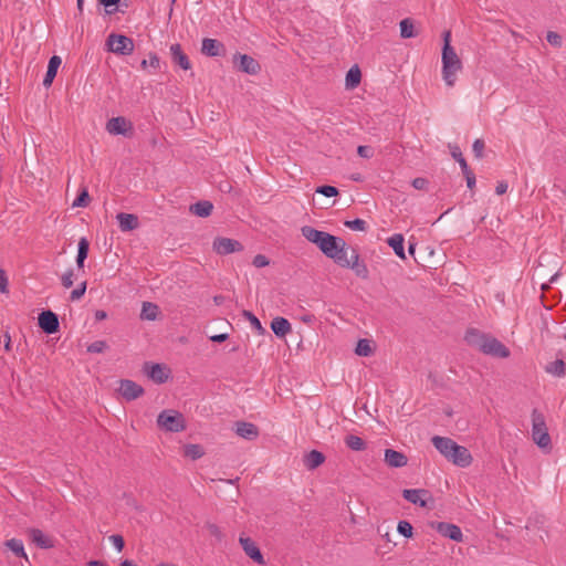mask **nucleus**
I'll return each instance as SVG.
<instances>
[{
  "mask_svg": "<svg viewBox=\"0 0 566 566\" xmlns=\"http://www.w3.org/2000/svg\"><path fill=\"white\" fill-rule=\"evenodd\" d=\"M301 232L307 241L316 244L336 264L353 270L360 279H368L369 271L367 265L360 261L358 251L355 248L348 247L344 239L319 231L311 226L302 227Z\"/></svg>",
  "mask_w": 566,
  "mask_h": 566,
  "instance_id": "f257e3e1",
  "label": "nucleus"
},
{
  "mask_svg": "<svg viewBox=\"0 0 566 566\" xmlns=\"http://www.w3.org/2000/svg\"><path fill=\"white\" fill-rule=\"evenodd\" d=\"M464 339L470 346L492 357L507 358L511 354L510 349L497 338L476 328L468 329Z\"/></svg>",
  "mask_w": 566,
  "mask_h": 566,
  "instance_id": "f03ea898",
  "label": "nucleus"
},
{
  "mask_svg": "<svg viewBox=\"0 0 566 566\" xmlns=\"http://www.w3.org/2000/svg\"><path fill=\"white\" fill-rule=\"evenodd\" d=\"M434 448L450 462L460 468H467L472 463V455L470 451L458 444L450 438L434 436L431 439Z\"/></svg>",
  "mask_w": 566,
  "mask_h": 566,
  "instance_id": "7ed1b4c3",
  "label": "nucleus"
},
{
  "mask_svg": "<svg viewBox=\"0 0 566 566\" xmlns=\"http://www.w3.org/2000/svg\"><path fill=\"white\" fill-rule=\"evenodd\" d=\"M451 33H443L442 48V77L448 86H453L457 81V73L462 70V62L450 44Z\"/></svg>",
  "mask_w": 566,
  "mask_h": 566,
  "instance_id": "20e7f679",
  "label": "nucleus"
},
{
  "mask_svg": "<svg viewBox=\"0 0 566 566\" xmlns=\"http://www.w3.org/2000/svg\"><path fill=\"white\" fill-rule=\"evenodd\" d=\"M532 439L543 450H551L552 441L544 416L534 409L532 412Z\"/></svg>",
  "mask_w": 566,
  "mask_h": 566,
  "instance_id": "39448f33",
  "label": "nucleus"
},
{
  "mask_svg": "<svg viewBox=\"0 0 566 566\" xmlns=\"http://www.w3.org/2000/svg\"><path fill=\"white\" fill-rule=\"evenodd\" d=\"M157 424L168 432H181L186 429V420L177 410H163L157 417Z\"/></svg>",
  "mask_w": 566,
  "mask_h": 566,
  "instance_id": "423d86ee",
  "label": "nucleus"
},
{
  "mask_svg": "<svg viewBox=\"0 0 566 566\" xmlns=\"http://www.w3.org/2000/svg\"><path fill=\"white\" fill-rule=\"evenodd\" d=\"M106 45L108 51L115 54L129 55L134 51V41L123 34H109L106 40Z\"/></svg>",
  "mask_w": 566,
  "mask_h": 566,
  "instance_id": "0eeeda50",
  "label": "nucleus"
},
{
  "mask_svg": "<svg viewBox=\"0 0 566 566\" xmlns=\"http://www.w3.org/2000/svg\"><path fill=\"white\" fill-rule=\"evenodd\" d=\"M117 391L126 401L136 400L145 392L140 385L130 379H120L118 381Z\"/></svg>",
  "mask_w": 566,
  "mask_h": 566,
  "instance_id": "6e6552de",
  "label": "nucleus"
},
{
  "mask_svg": "<svg viewBox=\"0 0 566 566\" xmlns=\"http://www.w3.org/2000/svg\"><path fill=\"white\" fill-rule=\"evenodd\" d=\"M106 130L111 135H123V136H132L134 132V127L130 120L123 116H117L111 118L106 123Z\"/></svg>",
  "mask_w": 566,
  "mask_h": 566,
  "instance_id": "1a4fd4ad",
  "label": "nucleus"
},
{
  "mask_svg": "<svg viewBox=\"0 0 566 566\" xmlns=\"http://www.w3.org/2000/svg\"><path fill=\"white\" fill-rule=\"evenodd\" d=\"M212 247L213 250L220 255H227L243 250V245L240 241L224 237L216 238Z\"/></svg>",
  "mask_w": 566,
  "mask_h": 566,
  "instance_id": "9d476101",
  "label": "nucleus"
},
{
  "mask_svg": "<svg viewBox=\"0 0 566 566\" xmlns=\"http://www.w3.org/2000/svg\"><path fill=\"white\" fill-rule=\"evenodd\" d=\"M38 323L40 328L46 334L59 332L60 323L57 315L52 311H43L40 313Z\"/></svg>",
  "mask_w": 566,
  "mask_h": 566,
  "instance_id": "9b49d317",
  "label": "nucleus"
},
{
  "mask_svg": "<svg viewBox=\"0 0 566 566\" xmlns=\"http://www.w3.org/2000/svg\"><path fill=\"white\" fill-rule=\"evenodd\" d=\"M239 542L244 553L256 564L264 565V557L258 546V544L248 536H240Z\"/></svg>",
  "mask_w": 566,
  "mask_h": 566,
  "instance_id": "f8f14e48",
  "label": "nucleus"
},
{
  "mask_svg": "<svg viewBox=\"0 0 566 566\" xmlns=\"http://www.w3.org/2000/svg\"><path fill=\"white\" fill-rule=\"evenodd\" d=\"M402 496L408 502L419 505L421 507L427 506L428 501L431 500L429 491L424 489L403 490Z\"/></svg>",
  "mask_w": 566,
  "mask_h": 566,
  "instance_id": "ddd939ff",
  "label": "nucleus"
},
{
  "mask_svg": "<svg viewBox=\"0 0 566 566\" xmlns=\"http://www.w3.org/2000/svg\"><path fill=\"white\" fill-rule=\"evenodd\" d=\"M239 60L238 69L241 72L247 74L255 75L260 72L261 65L260 63L250 55L247 54H237L234 55V61Z\"/></svg>",
  "mask_w": 566,
  "mask_h": 566,
  "instance_id": "4468645a",
  "label": "nucleus"
},
{
  "mask_svg": "<svg viewBox=\"0 0 566 566\" xmlns=\"http://www.w3.org/2000/svg\"><path fill=\"white\" fill-rule=\"evenodd\" d=\"M201 52L207 56H223L226 54V48L219 40L205 38L202 40Z\"/></svg>",
  "mask_w": 566,
  "mask_h": 566,
  "instance_id": "2eb2a0df",
  "label": "nucleus"
},
{
  "mask_svg": "<svg viewBox=\"0 0 566 566\" xmlns=\"http://www.w3.org/2000/svg\"><path fill=\"white\" fill-rule=\"evenodd\" d=\"M235 433L247 440H255L259 437V429L255 424L245 421L235 422Z\"/></svg>",
  "mask_w": 566,
  "mask_h": 566,
  "instance_id": "dca6fc26",
  "label": "nucleus"
},
{
  "mask_svg": "<svg viewBox=\"0 0 566 566\" xmlns=\"http://www.w3.org/2000/svg\"><path fill=\"white\" fill-rule=\"evenodd\" d=\"M384 461L390 468H402L407 465L408 458L400 451H396L394 449H386Z\"/></svg>",
  "mask_w": 566,
  "mask_h": 566,
  "instance_id": "f3484780",
  "label": "nucleus"
},
{
  "mask_svg": "<svg viewBox=\"0 0 566 566\" xmlns=\"http://www.w3.org/2000/svg\"><path fill=\"white\" fill-rule=\"evenodd\" d=\"M144 370L147 376L157 384H163L168 378V376L165 374V367L160 364L146 363L144 365Z\"/></svg>",
  "mask_w": 566,
  "mask_h": 566,
  "instance_id": "a211bd4d",
  "label": "nucleus"
},
{
  "mask_svg": "<svg viewBox=\"0 0 566 566\" xmlns=\"http://www.w3.org/2000/svg\"><path fill=\"white\" fill-rule=\"evenodd\" d=\"M170 54L172 62L179 65L182 70L187 71L191 69L188 56L182 52L181 45L175 43L170 46Z\"/></svg>",
  "mask_w": 566,
  "mask_h": 566,
  "instance_id": "6ab92c4d",
  "label": "nucleus"
},
{
  "mask_svg": "<svg viewBox=\"0 0 566 566\" xmlns=\"http://www.w3.org/2000/svg\"><path fill=\"white\" fill-rule=\"evenodd\" d=\"M116 219L118 220L119 229L124 232L135 230L139 224L137 216L132 213L120 212L116 216Z\"/></svg>",
  "mask_w": 566,
  "mask_h": 566,
  "instance_id": "aec40b11",
  "label": "nucleus"
},
{
  "mask_svg": "<svg viewBox=\"0 0 566 566\" xmlns=\"http://www.w3.org/2000/svg\"><path fill=\"white\" fill-rule=\"evenodd\" d=\"M61 63H62V60L57 55H53L49 60V65H48L46 74H45V76L43 78V85L45 87H50L52 85L53 80L56 76L57 69L60 67Z\"/></svg>",
  "mask_w": 566,
  "mask_h": 566,
  "instance_id": "412c9836",
  "label": "nucleus"
},
{
  "mask_svg": "<svg viewBox=\"0 0 566 566\" xmlns=\"http://www.w3.org/2000/svg\"><path fill=\"white\" fill-rule=\"evenodd\" d=\"M325 461V455L317 451L312 450L304 455L303 463L308 470H314L322 465Z\"/></svg>",
  "mask_w": 566,
  "mask_h": 566,
  "instance_id": "4be33fe9",
  "label": "nucleus"
},
{
  "mask_svg": "<svg viewBox=\"0 0 566 566\" xmlns=\"http://www.w3.org/2000/svg\"><path fill=\"white\" fill-rule=\"evenodd\" d=\"M271 328L277 337H284L286 334L291 333L292 325L284 317H275L271 322Z\"/></svg>",
  "mask_w": 566,
  "mask_h": 566,
  "instance_id": "5701e85b",
  "label": "nucleus"
},
{
  "mask_svg": "<svg viewBox=\"0 0 566 566\" xmlns=\"http://www.w3.org/2000/svg\"><path fill=\"white\" fill-rule=\"evenodd\" d=\"M213 205L208 200L198 201L189 207V211L198 217L207 218L211 214Z\"/></svg>",
  "mask_w": 566,
  "mask_h": 566,
  "instance_id": "b1692460",
  "label": "nucleus"
},
{
  "mask_svg": "<svg viewBox=\"0 0 566 566\" xmlns=\"http://www.w3.org/2000/svg\"><path fill=\"white\" fill-rule=\"evenodd\" d=\"M396 545L397 542L390 539L389 533H384L376 541V552L379 555H386L391 552L392 547Z\"/></svg>",
  "mask_w": 566,
  "mask_h": 566,
  "instance_id": "393cba45",
  "label": "nucleus"
},
{
  "mask_svg": "<svg viewBox=\"0 0 566 566\" xmlns=\"http://www.w3.org/2000/svg\"><path fill=\"white\" fill-rule=\"evenodd\" d=\"M403 241V235L400 233H396L392 237L388 238L387 243L392 248L397 256H399L402 260H406Z\"/></svg>",
  "mask_w": 566,
  "mask_h": 566,
  "instance_id": "a878e982",
  "label": "nucleus"
},
{
  "mask_svg": "<svg viewBox=\"0 0 566 566\" xmlns=\"http://www.w3.org/2000/svg\"><path fill=\"white\" fill-rule=\"evenodd\" d=\"M361 80V73L357 65H354L349 69V71L346 74L345 78V85L346 88L353 90L357 87Z\"/></svg>",
  "mask_w": 566,
  "mask_h": 566,
  "instance_id": "bb28decb",
  "label": "nucleus"
},
{
  "mask_svg": "<svg viewBox=\"0 0 566 566\" xmlns=\"http://www.w3.org/2000/svg\"><path fill=\"white\" fill-rule=\"evenodd\" d=\"M90 250V242L86 238H81L78 241V248H77V256H76V264L78 269L84 268V262L87 258Z\"/></svg>",
  "mask_w": 566,
  "mask_h": 566,
  "instance_id": "cd10ccee",
  "label": "nucleus"
},
{
  "mask_svg": "<svg viewBox=\"0 0 566 566\" xmlns=\"http://www.w3.org/2000/svg\"><path fill=\"white\" fill-rule=\"evenodd\" d=\"M545 370L553 376L564 377L566 375V364L563 359H556L555 361L549 363L545 367Z\"/></svg>",
  "mask_w": 566,
  "mask_h": 566,
  "instance_id": "c85d7f7f",
  "label": "nucleus"
},
{
  "mask_svg": "<svg viewBox=\"0 0 566 566\" xmlns=\"http://www.w3.org/2000/svg\"><path fill=\"white\" fill-rule=\"evenodd\" d=\"M344 442L346 447L353 451H364L367 447L366 442L360 437L355 434L346 436Z\"/></svg>",
  "mask_w": 566,
  "mask_h": 566,
  "instance_id": "c756f323",
  "label": "nucleus"
},
{
  "mask_svg": "<svg viewBox=\"0 0 566 566\" xmlns=\"http://www.w3.org/2000/svg\"><path fill=\"white\" fill-rule=\"evenodd\" d=\"M159 313V308L156 304L150 302H144L142 307L140 317L147 321H155Z\"/></svg>",
  "mask_w": 566,
  "mask_h": 566,
  "instance_id": "7c9ffc66",
  "label": "nucleus"
},
{
  "mask_svg": "<svg viewBox=\"0 0 566 566\" xmlns=\"http://www.w3.org/2000/svg\"><path fill=\"white\" fill-rule=\"evenodd\" d=\"M4 545L12 551V553L18 557H23L28 559V556L24 552L23 543L20 539L12 538L4 543Z\"/></svg>",
  "mask_w": 566,
  "mask_h": 566,
  "instance_id": "2f4dec72",
  "label": "nucleus"
},
{
  "mask_svg": "<svg viewBox=\"0 0 566 566\" xmlns=\"http://www.w3.org/2000/svg\"><path fill=\"white\" fill-rule=\"evenodd\" d=\"M400 35L402 39H410L417 35L411 19L407 18L400 21Z\"/></svg>",
  "mask_w": 566,
  "mask_h": 566,
  "instance_id": "473e14b6",
  "label": "nucleus"
},
{
  "mask_svg": "<svg viewBox=\"0 0 566 566\" xmlns=\"http://www.w3.org/2000/svg\"><path fill=\"white\" fill-rule=\"evenodd\" d=\"M184 454L185 457L190 458L191 460H197L205 454V451L202 447L199 444H187L185 446Z\"/></svg>",
  "mask_w": 566,
  "mask_h": 566,
  "instance_id": "72a5a7b5",
  "label": "nucleus"
},
{
  "mask_svg": "<svg viewBox=\"0 0 566 566\" xmlns=\"http://www.w3.org/2000/svg\"><path fill=\"white\" fill-rule=\"evenodd\" d=\"M33 542L41 548L53 546V539L48 533H33Z\"/></svg>",
  "mask_w": 566,
  "mask_h": 566,
  "instance_id": "f704fd0d",
  "label": "nucleus"
},
{
  "mask_svg": "<svg viewBox=\"0 0 566 566\" xmlns=\"http://www.w3.org/2000/svg\"><path fill=\"white\" fill-rule=\"evenodd\" d=\"M355 353L358 356H370L373 354V348L370 346V342L368 339H359L357 346L355 348Z\"/></svg>",
  "mask_w": 566,
  "mask_h": 566,
  "instance_id": "c9c22d12",
  "label": "nucleus"
},
{
  "mask_svg": "<svg viewBox=\"0 0 566 566\" xmlns=\"http://www.w3.org/2000/svg\"><path fill=\"white\" fill-rule=\"evenodd\" d=\"M452 157L459 163L462 172L471 170L467 164V160L462 156V153L459 147H453L451 151Z\"/></svg>",
  "mask_w": 566,
  "mask_h": 566,
  "instance_id": "e433bc0d",
  "label": "nucleus"
},
{
  "mask_svg": "<svg viewBox=\"0 0 566 566\" xmlns=\"http://www.w3.org/2000/svg\"><path fill=\"white\" fill-rule=\"evenodd\" d=\"M90 202V195L86 188L78 193L76 199L73 201V207H86Z\"/></svg>",
  "mask_w": 566,
  "mask_h": 566,
  "instance_id": "4c0bfd02",
  "label": "nucleus"
},
{
  "mask_svg": "<svg viewBox=\"0 0 566 566\" xmlns=\"http://www.w3.org/2000/svg\"><path fill=\"white\" fill-rule=\"evenodd\" d=\"M347 228L355 231H365L367 229V223L363 219L347 220L344 223Z\"/></svg>",
  "mask_w": 566,
  "mask_h": 566,
  "instance_id": "58836bf2",
  "label": "nucleus"
},
{
  "mask_svg": "<svg viewBox=\"0 0 566 566\" xmlns=\"http://www.w3.org/2000/svg\"><path fill=\"white\" fill-rule=\"evenodd\" d=\"M316 192L321 193L325 197H336L339 192L338 189L334 186L324 185L316 188Z\"/></svg>",
  "mask_w": 566,
  "mask_h": 566,
  "instance_id": "ea45409f",
  "label": "nucleus"
},
{
  "mask_svg": "<svg viewBox=\"0 0 566 566\" xmlns=\"http://www.w3.org/2000/svg\"><path fill=\"white\" fill-rule=\"evenodd\" d=\"M243 314L250 321V323H251L253 328H255L260 334L264 333V328H263V326L261 325V322L259 321V318L255 315H253L249 311H244Z\"/></svg>",
  "mask_w": 566,
  "mask_h": 566,
  "instance_id": "a19ab883",
  "label": "nucleus"
},
{
  "mask_svg": "<svg viewBox=\"0 0 566 566\" xmlns=\"http://www.w3.org/2000/svg\"><path fill=\"white\" fill-rule=\"evenodd\" d=\"M107 348V344L104 340H96L87 346L88 353H103Z\"/></svg>",
  "mask_w": 566,
  "mask_h": 566,
  "instance_id": "79ce46f5",
  "label": "nucleus"
},
{
  "mask_svg": "<svg viewBox=\"0 0 566 566\" xmlns=\"http://www.w3.org/2000/svg\"><path fill=\"white\" fill-rule=\"evenodd\" d=\"M86 291V282H82L75 290L71 292L70 300L77 301L80 300Z\"/></svg>",
  "mask_w": 566,
  "mask_h": 566,
  "instance_id": "37998d69",
  "label": "nucleus"
},
{
  "mask_svg": "<svg viewBox=\"0 0 566 566\" xmlns=\"http://www.w3.org/2000/svg\"><path fill=\"white\" fill-rule=\"evenodd\" d=\"M431 527L437 528V531H460L459 526L444 522L431 523Z\"/></svg>",
  "mask_w": 566,
  "mask_h": 566,
  "instance_id": "c03bdc74",
  "label": "nucleus"
},
{
  "mask_svg": "<svg viewBox=\"0 0 566 566\" xmlns=\"http://www.w3.org/2000/svg\"><path fill=\"white\" fill-rule=\"evenodd\" d=\"M472 150L476 158H479V159L482 158L483 151H484V142L482 139H475L472 145Z\"/></svg>",
  "mask_w": 566,
  "mask_h": 566,
  "instance_id": "a18cd8bd",
  "label": "nucleus"
},
{
  "mask_svg": "<svg viewBox=\"0 0 566 566\" xmlns=\"http://www.w3.org/2000/svg\"><path fill=\"white\" fill-rule=\"evenodd\" d=\"M73 276H74V273H73V270H69L66 271L62 277H61V282H62V285L65 287V289H70L74 281H73Z\"/></svg>",
  "mask_w": 566,
  "mask_h": 566,
  "instance_id": "49530a36",
  "label": "nucleus"
},
{
  "mask_svg": "<svg viewBox=\"0 0 566 566\" xmlns=\"http://www.w3.org/2000/svg\"><path fill=\"white\" fill-rule=\"evenodd\" d=\"M546 40L548 43H551L554 46H560L562 45V36L553 31L547 32Z\"/></svg>",
  "mask_w": 566,
  "mask_h": 566,
  "instance_id": "de8ad7c7",
  "label": "nucleus"
},
{
  "mask_svg": "<svg viewBox=\"0 0 566 566\" xmlns=\"http://www.w3.org/2000/svg\"><path fill=\"white\" fill-rule=\"evenodd\" d=\"M252 264L255 266V268H264L266 265L270 264V261L269 259L263 255V254H256L254 258H253V261H252Z\"/></svg>",
  "mask_w": 566,
  "mask_h": 566,
  "instance_id": "09e8293b",
  "label": "nucleus"
},
{
  "mask_svg": "<svg viewBox=\"0 0 566 566\" xmlns=\"http://www.w3.org/2000/svg\"><path fill=\"white\" fill-rule=\"evenodd\" d=\"M8 285H9L8 276L4 272V270L0 268V292L8 293L9 292Z\"/></svg>",
  "mask_w": 566,
  "mask_h": 566,
  "instance_id": "8fccbe9b",
  "label": "nucleus"
},
{
  "mask_svg": "<svg viewBox=\"0 0 566 566\" xmlns=\"http://www.w3.org/2000/svg\"><path fill=\"white\" fill-rule=\"evenodd\" d=\"M428 184H429L428 180L426 178H421V177L415 178L412 180V187L418 190L427 189Z\"/></svg>",
  "mask_w": 566,
  "mask_h": 566,
  "instance_id": "3c124183",
  "label": "nucleus"
},
{
  "mask_svg": "<svg viewBox=\"0 0 566 566\" xmlns=\"http://www.w3.org/2000/svg\"><path fill=\"white\" fill-rule=\"evenodd\" d=\"M357 154L363 158H370L374 155L373 149L369 146H358Z\"/></svg>",
  "mask_w": 566,
  "mask_h": 566,
  "instance_id": "603ef678",
  "label": "nucleus"
},
{
  "mask_svg": "<svg viewBox=\"0 0 566 566\" xmlns=\"http://www.w3.org/2000/svg\"><path fill=\"white\" fill-rule=\"evenodd\" d=\"M109 539L112 541V543L115 545V547L118 549V551H122L123 547H124V538L123 536H120L119 534H114L109 537Z\"/></svg>",
  "mask_w": 566,
  "mask_h": 566,
  "instance_id": "864d4df0",
  "label": "nucleus"
},
{
  "mask_svg": "<svg viewBox=\"0 0 566 566\" xmlns=\"http://www.w3.org/2000/svg\"><path fill=\"white\" fill-rule=\"evenodd\" d=\"M468 188L472 189L475 186V175L472 170L463 172Z\"/></svg>",
  "mask_w": 566,
  "mask_h": 566,
  "instance_id": "5fc2aeb1",
  "label": "nucleus"
},
{
  "mask_svg": "<svg viewBox=\"0 0 566 566\" xmlns=\"http://www.w3.org/2000/svg\"><path fill=\"white\" fill-rule=\"evenodd\" d=\"M507 188H509V186H507V184L505 181H500L496 185L495 192L499 196L504 195L507 191Z\"/></svg>",
  "mask_w": 566,
  "mask_h": 566,
  "instance_id": "6e6d98bb",
  "label": "nucleus"
},
{
  "mask_svg": "<svg viewBox=\"0 0 566 566\" xmlns=\"http://www.w3.org/2000/svg\"><path fill=\"white\" fill-rule=\"evenodd\" d=\"M148 64L154 67V69H157L159 67L160 65V60L159 57L156 55V54H149V61H148Z\"/></svg>",
  "mask_w": 566,
  "mask_h": 566,
  "instance_id": "4d7b16f0",
  "label": "nucleus"
},
{
  "mask_svg": "<svg viewBox=\"0 0 566 566\" xmlns=\"http://www.w3.org/2000/svg\"><path fill=\"white\" fill-rule=\"evenodd\" d=\"M228 337H229L228 334H217V335L210 336V340L214 342V343H223L228 339Z\"/></svg>",
  "mask_w": 566,
  "mask_h": 566,
  "instance_id": "13d9d810",
  "label": "nucleus"
},
{
  "mask_svg": "<svg viewBox=\"0 0 566 566\" xmlns=\"http://www.w3.org/2000/svg\"><path fill=\"white\" fill-rule=\"evenodd\" d=\"M397 531H412V525L407 521H400L397 524Z\"/></svg>",
  "mask_w": 566,
  "mask_h": 566,
  "instance_id": "bf43d9fd",
  "label": "nucleus"
},
{
  "mask_svg": "<svg viewBox=\"0 0 566 566\" xmlns=\"http://www.w3.org/2000/svg\"><path fill=\"white\" fill-rule=\"evenodd\" d=\"M3 343H4V349L6 352H10L11 350V336L9 335V333H4L3 335Z\"/></svg>",
  "mask_w": 566,
  "mask_h": 566,
  "instance_id": "052dcab7",
  "label": "nucleus"
},
{
  "mask_svg": "<svg viewBox=\"0 0 566 566\" xmlns=\"http://www.w3.org/2000/svg\"><path fill=\"white\" fill-rule=\"evenodd\" d=\"M443 534L449 536L452 541H455V542L463 541V533H443Z\"/></svg>",
  "mask_w": 566,
  "mask_h": 566,
  "instance_id": "680f3d73",
  "label": "nucleus"
},
{
  "mask_svg": "<svg viewBox=\"0 0 566 566\" xmlns=\"http://www.w3.org/2000/svg\"><path fill=\"white\" fill-rule=\"evenodd\" d=\"M119 1L120 0H98V2L106 8L117 6L119 3Z\"/></svg>",
  "mask_w": 566,
  "mask_h": 566,
  "instance_id": "e2e57ef3",
  "label": "nucleus"
},
{
  "mask_svg": "<svg viewBox=\"0 0 566 566\" xmlns=\"http://www.w3.org/2000/svg\"><path fill=\"white\" fill-rule=\"evenodd\" d=\"M95 317H96V319H104V318H106V313L104 311H97L95 313Z\"/></svg>",
  "mask_w": 566,
  "mask_h": 566,
  "instance_id": "0e129e2a",
  "label": "nucleus"
},
{
  "mask_svg": "<svg viewBox=\"0 0 566 566\" xmlns=\"http://www.w3.org/2000/svg\"><path fill=\"white\" fill-rule=\"evenodd\" d=\"M415 251H416V243L415 242H409V247H408L409 254L413 255Z\"/></svg>",
  "mask_w": 566,
  "mask_h": 566,
  "instance_id": "69168bd1",
  "label": "nucleus"
},
{
  "mask_svg": "<svg viewBox=\"0 0 566 566\" xmlns=\"http://www.w3.org/2000/svg\"><path fill=\"white\" fill-rule=\"evenodd\" d=\"M88 566H106V564L99 560H91Z\"/></svg>",
  "mask_w": 566,
  "mask_h": 566,
  "instance_id": "338daca9",
  "label": "nucleus"
},
{
  "mask_svg": "<svg viewBox=\"0 0 566 566\" xmlns=\"http://www.w3.org/2000/svg\"><path fill=\"white\" fill-rule=\"evenodd\" d=\"M120 566H136V565H134L133 562L126 559V560L120 563Z\"/></svg>",
  "mask_w": 566,
  "mask_h": 566,
  "instance_id": "774afa93",
  "label": "nucleus"
}]
</instances>
